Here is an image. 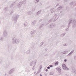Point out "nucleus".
Instances as JSON below:
<instances>
[{
	"instance_id": "6e6552de",
	"label": "nucleus",
	"mask_w": 76,
	"mask_h": 76,
	"mask_svg": "<svg viewBox=\"0 0 76 76\" xmlns=\"http://www.w3.org/2000/svg\"><path fill=\"white\" fill-rule=\"evenodd\" d=\"M56 70H57L59 72H61V69H60L58 68H56Z\"/></svg>"
},
{
	"instance_id": "1a4fd4ad",
	"label": "nucleus",
	"mask_w": 76,
	"mask_h": 76,
	"mask_svg": "<svg viewBox=\"0 0 76 76\" xmlns=\"http://www.w3.org/2000/svg\"><path fill=\"white\" fill-rule=\"evenodd\" d=\"M58 62H56L55 63V66H57V65H58Z\"/></svg>"
},
{
	"instance_id": "2eb2a0df",
	"label": "nucleus",
	"mask_w": 76,
	"mask_h": 76,
	"mask_svg": "<svg viewBox=\"0 0 76 76\" xmlns=\"http://www.w3.org/2000/svg\"><path fill=\"white\" fill-rule=\"evenodd\" d=\"M50 67H53V65H50Z\"/></svg>"
},
{
	"instance_id": "39448f33",
	"label": "nucleus",
	"mask_w": 76,
	"mask_h": 76,
	"mask_svg": "<svg viewBox=\"0 0 76 76\" xmlns=\"http://www.w3.org/2000/svg\"><path fill=\"white\" fill-rule=\"evenodd\" d=\"M62 67L64 70H69V68L66 67V65L64 64H63L62 65Z\"/></svg>"
},
{
	"instance_id": "9d476101",
	"label": "nucleus",
	"mask_w": 76,
	"mask_h": 76,
	"mask_svg": "<svg viewBox=\"0 0 76 76\" xmlns=\"http://www.w3.org/2000/svg\"><path fill=\"white\" fill-rule=\"evenodd\" d=\"M13 12V10H11V12H10V15H12V13Z\"/></svg>"
},
{
	"instance_id": "20e7f679",
	"label": "nucleus",
	"mask_w": 76,
	"mask_h": 76,
	"mask_svg": "<svg viewBox=\"0 0 76 76\" xmlns=\"http://www.w3.org/2000/svg\"><path fill=\"white\" fill-rule=\"evenodd\" d=\"M15 70V69L14 68H12L11 69L9 72V74L10 75H11V74H12V73H14V71Z\"/></svg>"
},
{
	"instance_id": "dca6fc26",
	"label": "nucleus",
	"mask_w": 76,
	"mask_h": 76,
	"mask_svg": "<svg viewBox=\"0 0 76 76\" xmlns=\"http://www.w3.org/2000/svg\"><path fill=\"white\" fill-rule=\"evenodd\" d=\"M46 72H48V69H46Z\"/></svg>"
},
{
	"instance_id": "4468645a",
	"label": "nucleus",
	"mask_w": 76,
	"mask_h": 76,
	"mask_svg": "<svg viewBox=\"0 0 76 76\" xmlns=\"http://www.w3.org/2000/svg\"><path fill=\"white\" fill-rule=\"evenodd\" d=\"M64 61H65V62H66V61H67V60L65 59L64 60Z\"/></svg>"
},
{
	"instance_id": "f8f14e48",
	"label": "nucleus",
	"mask_w": 76,
	"mask_h": 76,
	"mask_svg": "<svg viewBox=\"0 0 76 76\" xmlns=\"http://www.w3.org/2000/svg\"><path fill=\"white\" fill-rule=\"evenodd\" d=\"M17 6L18 7H19V4H17Z\"/></svg>"
},
{
	"instance_id": "423d86ee",
	"label": "nucleus",
	"mask_w": 76,
	"mask_h": 76,
	"mask_svg": "<svg viewBox=\"0 0 76 76\" xmlns=\"http://www.w3.org/2000/svg\"><path fill=\"white\" fill-rule=\"evenodd\" d=\"M8 9H9V8L8 7H5L4 9V10L5 12H7L8 11Z\"/></svg>"
},
{
	"instance_id": "9b49d317",
	"label": "nucleus",
	"mask_w": 76,
	"mask_h": 76,
	"mask_svg": "<svg viewBox=\"0 0 76 76\" xmlns=\"http://www.w3.org/2000/svg\"><path fill=\"white\" fill-rule=\"evenodd\" d=\"M0 40L1 41H3V37H1Z\"/></svg>"
},
{
	"instance_id": "ddd939ff",
	"label": "nucleus",
	"mask_w": 76,
	"mask_h": 76,
	"mask_svg": "<svg viewBox=\"0 0 76 76\" xmlns=\"http://www.w3.org/2000/svg\"><path fill=\"white\" fill-rule=\"evenodd\" d=\"M50 67H49V66H48V67H47V69H50Z\"/></svg>"
},
{
	"instance_id": "f03ea898",
	"label": "nucleus",
	"mask_w": 76,
	"mask_h": 76,
	"mask_svg": "<svg viewBox=\"0 0 76 76\" xmlns=\"http://www.w3.org/2000/svg\"><path fill=\"white\" fill-rule=\"evenodd\" d=\"M19 18V15L17 14L15 15H13L12 17V20H14L16 21L18 20V19Z\"/></svg>"
},
{
	"instance_id": "7ed1b4c3",
	"label": "nucleus",
	"mask_w": 76,
	"mask_h": 76,
	"mask_svg": "<svg viewBox=\"0 0 76 76\" xmlns=\"http://www.w3.org/2000/svg\"><path fill=\"white\" fill-rule=\"evenodd\" d=\"M8 35L7 31L6 30H4L3 32V36L4 37H7Z\"/></svg>"
},
{
	"instance_id": "0eeeda50",
	"label": "nucleus",
	"mask_w": 76,
	"mask_h": 76,
	"mask_svg": "<svg viewBox=\"0 0 76 76\" xmlns=\"http://www.w3.org/2000/svg\"><path fill=\"white\" fill-rule=\"evenodd\" d=\"M14 5H15V2L13 3L11 5L10 7V8H12V7H13V6H14Z\"/></svg>"
},
{
	"instance_id": "a211bd4d",
	"label": "nucleus",
	"mask_w": 76,
	"mask_h": 76,
	"mask_svg": "<svg viewBox=\"0 0 76 76\" xmlns=\"http://www.w3.org/2000/svg\"><path fill=\"white\" fill-rule=\"evenodd\" d=\"M0 23H1L0 22Z\"/></svg>"
},
{
	"instance_id": "f3484780",
	"label": "nucleus",
	"mask_w": 76,
	"mask_h": 76,
	"mask_svg": "<svg viewBox=\"0 0 76 76\" xmlns=\"http://www.w3.org/2000/svg\"><path fill=\"white\" fill-rule=\"evenodd\" d=\"M6 75H7V74H5V76H6Z\"/></svg>"
},
{
	"instance_id": "6ab92c4d",
	"label": "nucleus",
	"mask_w": 76,
	"mask_h": 76,
	"mask_svg": "<svg viewBox=\"0 0 76 76\" xmlns=\"http://www.w3.org/2000/svg\"><path fill=\"white\" fill-rule=\"evenodd\" d=\"M40 76H42V75H40Z\"/></svg>"
},
{
	"instance_id": "f257e3e1",
	"label": "nucleus",
	"mask_w": 76,
	"mask_h": 76,
	"mask_svg": "<svg viewBox=\"0 0 76 76\" xmlns=\"http://www.w3.org/2000/svg\"><path fill=\"white\" fill-rule=\"evenodd\" d=\"M12 42L13 44H15V43L18 44L19 43V38L14 37L12 39Z\"/></svg>"
}]
</instances>
